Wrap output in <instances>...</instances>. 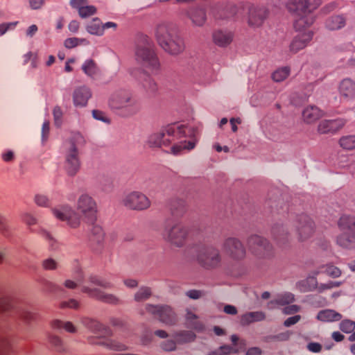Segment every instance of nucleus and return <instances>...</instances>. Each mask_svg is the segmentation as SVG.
I'll return each mask as SVG.
<instances>
[{"label":"nucleus","mask_w":355,"mask_h":355,"mask_svg":"<svg viewBox=\"0 0 355 355\" xmlns=\"http://www.w3.org/2000/svg\"><path fill=\"white\" fill-rule=\"evenodd\" d=\"M187 127L183 125H168L159 132L151 135L148 139L150 147H168L173 144L171 153L177 155L182 150H191L195 146L192 140L187 139Z\"/></svg>","instance_id":"obj_1"},{"label":"nucleus","mask_w":355,"mask_h":355,"mask_svg":"<svg viewBox=\"0 0 355 355\" xmlns=\"http://www.w3.org/2000/svg\"><path fill=\"white\" fill-rule=\"evenodd\" d=\"M155 37L159 45L170 54L178 55L184 49L182 40L166 24H159L157 27Z\"/></svg>","instance_id":"obj_2"},{"label":"nucleus","mask_w":355,"mask_h":355,"mask_svg":"<svg viewBox=\"0 0 355 355\" xmlns=\"http://www.w3.org/2000/svg\"><path fill=\"white\" fill-rule=\"evenodd\" d=\"M111 109L120 111V114L128 116L136 113L139 106L137 101L126 91H117L109 98Z\"/></svg>","instance_id":"obj_3"},{"label":"nucleus","mask_w":355,"mask_h":355,"mask_svg":"<svg viewBox=\"0 0 355 355\" xmlns=\"http://www.w3.org/2000/svg\"><path fill=\"white\" fill-rule=\"evenodd\" d=\"M135 56L136 60L150 71L153 72L159 69V60L148 42L147 37H144L142 44L137 45Z\"/></svg>","instance_id":"obj_4"},{"label":"nucleus","mask_w":355,"mask_h":355,"mask_svg":"<svg viewBox=\"0 0 355 355\" xmlns=\"http://www.w3.org/2000/svg\"><path fill=\"white\" fill-rule=\"evenodd\" d=\"M147 313L158 318L166 325H173L177 322V317L172 309L168 306H155L147 304L146 306Z\"/></svg>","instance_id":"obj_5"},{"label":"nucleus","mask_w":355,"mask_h":355,"mask_svg":"<svg viewBox=\"0 0 355 355\" xmlns=\"http://www.w3.org/2000/svg\"><path fill=\"white\" fill-rule=\"evenodd\" d=\"M77 209L83 214L88 223L94 225L97 217V206L92 197L86 194L82 195L78 200Z\"/></svg>","instance_id":"obj_6"},{"label":"nucleus","mask_w":355,"mask_h":355,"mask_svg":"<svg viewBox=\"0 0 355 355\" xmlns=\"http://www.w3.org/2000/svg\"><path fill=\"white\" fill-rule=\"evenodd\" d=\"M320 5V0H291L287 3L288 9L297 15H311V12Z\"/></svg>","instance_id":"obj_7"},{"label":"nucleus","mask_w":355,"mask_h":355,"mask_svg":"<svg viewBox=\"0 0 355 355\" xmlns=\"http://www.w3.org/2000/svg\"><path fill=\"white\" fill-rule=\"evenodd\" d=\"M123 205L132 209L143 210L150 205L148 198L139 192H132L128 194L123 200Z\"/></svg>","instance_id":"obj_8"},{"label":"nucleus","mask_w":355,"mask_h":355,"mask_svg":"<svg viewBox=\"0 0 355 355\" xmlns=\"http://www.w3.org/2000/svg\"><path fill=\"white\" fill-rule=\"evenodd\" d=\"M53 213L56 218L65 221L71 227L76 228L80 223V217L78 214L67 206H62L60 209H54Z\"/></svg>","instance_id":"obj_9"},{"label":"nucleus","mask_w":355,"mask_h":355,"mask_svg":"<svg viewBox=\"0 0 355 355\" xmlns=\"http://www.w3.org/2000/svg\"><path fill=\"white\" fill-rule=\"evenodd\" d=\"M197 259L199 263L206 268L216 266L220 261L218 251L214 248L201 250L198 255Z\"/></svg>","instance_id":"obj_10"},{"label":"nucleus","mask_w":355,"mask_h":355,"mask_svg":"<svg viewBox=\"0 0 355 355\" xmlns=\"http://www.w3.org/2000/svg\"><path fill=\"white\" fill-rule=\"evenodd\" d=\"M224 252L233 259L239 260L245 257V251L241 243L234 239L229 238L224 243Z\"/></svg>","instance_id":"obj_11"},{"label":"nucleus","mask_w":355,"mask_h":355,"mask_svg":"<svg viewBox=\"0 0 355 355\" xmlns=\"http://www.w3.org/2000/svg\"><path fill=\"white\" fill-rule=\"evenodd\" d=\"M248 245L249 250L257 256H264L270 248L267 241L257 235L250 236Z\"/></svg>","instance_id":"obj_12"},{"label":"nucleus","mask_w":355,"mask_h":355,"mask_svg":"<svg viewBox=\"0 0 355 355\" xmlns=\"http://www.w3.org/2000/svg\"><path fill=\"white\" fill-rule=\"evenodd\" d=\"M345 123L343 119L324 120L319 123L318 131L320 134L334 133L343 128Z\"/></svg>","instance_id":"obj_13"},{"label":"nucleus","mask_w":355,"mask_h":355,"mask_svg":"<svg viewBox=\"0 0 355 355\" xmlns=\"http://www.w3.org/2000/svg\"><path fill=\"white\" fill-rule=\"evenodd\" d=\"M82 291L84 293H88L89 296L96 298L97 300H101L106 303L116 304L120 301L119 299L117 298L116 296L111 294L105 293L104 292L97 288H92L87 286H83Z\"/></svg>","instance_id":"obj_14"},{"label":"nucleus","mask_w":355,"mask_h":355,"mask_svg":"<svg viewBox=\"0 0 355 355\" xmlns=\"http://www.w3.org/2000/svg\"><path fill=\"white\" fill-rule=\"evenodd\" d=\"M188 236V231L182 225H178L171 229L168 234L169 241L177 246H182Z\"/></svg>","instance_id":"obj_15"},{"label":"nucleus","mask_w":355,"mask_h":355,"mask_svg":"<svg viewBox=\"0 0 355 355\" xmlns=\"http://www.w3.org/2000/svg\"><path fill=\"white\" fill-rule=\"evenodd\" d=\"M80 163L78 157L77 150L75 146H73L67 155L65 168L69 175H73L78 171Z\"/></svg>","instance_id":"obj_16"},{"label":"nucleus","mask_w":355,"mask_h":355,"mask_svg":"<svg viewBox=\"0 0 355 355\" xmlns=\"http://www.w3.org/2000/svg\"><path fill=\"white\" fill-rule=\"evenodd\" d=\"M313 33L307 31L304 33H298L291 44V51L297 53L298 51L304 49L311 40Z\"/></svg>","instance_id":"obj_17"},{"label":"nucleus","mask_w":355,"mask_h":355,"mask_svg":"<svg viewBox=\"0 0 355 355\" xmlns=\"http://www.w3.org/2000/svg\"><path fill=\"white\" fill-rule=\"evenodd\" d=\"M314 18L312 15H297L295 19L294 27L299 33H304L309 30V27L313 24Z\"/></svg>","instance_id":"obj_18"},{"label":"nucleus","mask_w":355,"mask_h":355,"mask_svg":"<svg viewBox=\"0 0 355 355\" xmlns=\"http://www.w3.org/2000/svg\"><path fill=\"white\" fill-rule=\"evenodd\" d=\"M131 74L137 79L142 81L143 86L149 91H155L157 85L155 81L145 72L138 69L131 70Z\"/></svg>","instance_id":"obj_19"},{"label":"nucleus","mask_w":355,"mask_h":355,"mask_svg":"<svg viewBox=\"0 0 355 355\" xmlns=\"http://www.w3.org/2000/svg\"><path fill=\"white\" fill-rule=\"evenodd\" d=\"M92 93L89 88L81 87L77 88L73 93V103L76 106H85L91 98Z\"/></svg>","instance_id":"obj_20"},{"label":"nucleus","mask_w":355,"mask_h":355,"mask_svg":"<svg viewBox=\"0 0 355 355\" xmlns=\"http://www.w3.org/2000/svg\"><path fill=\"white\" fill-rule=\"evenodd\" d=\"M248 24L251 26H259L262 24L266 17V12L262 9L249 7Z\"/></svg>","instance_id":"obj_21"},{"label":"nucleus","mask_w":355,"mask_h":355,"mask_svg":"<svg viewBox=\"0 0 355 355\" xmlns=\"http://www.w3.org/2000/svg\"><path fill=\"white\" fill-rule=\"evenodd\" d=\"M339 92L342 97L346 99L355 97V83L351 79H344L340 84Z\"/></svg>","instance_id":"obj_22"},{"label":"nucleus","mask_w":355,"mask_h":355,"mask_svg":"<svg viewBox=\"0 0 355 355\" xmlns=\"http://www.w3.org/2000/svg\"><path fill=\"white\" fill-rule=\"evenodd\" d=\"M338 227L340 231L348 230L355 237V216L343 215L338 221Z\"/></svg>","instance_id":"obj_23"},{"label":"nucleus","mask_w":355,"mask_h":355,"mask_svg":"<svg viewBox=\"0 0 355 355\" xmlns=\"http://www.w3.org/2000/svg\"><path fill=\"white\" fill-rule=\"evenodd\" d=\"M83 323L89 329L96 334H100L101 336L104 337L110 334V330L96 320L85 318Z\"/></svg>","instance_id":"obj_24"},{"label":"nucleus","mask_w":355,"mask_h":355,"mask_svg":"<svg viewBox=\"0 0 355 355\" xmlns=\"http://www.w3.org/2000/svg\"><path fill=\"white\" fill-rule=\"evenodd\" d=\"M342 232L336 236V243L344 248H352L354 244L355 237L348 230L341 231Z\"/></svg>","instance_id":"obj_25"},{"label":"nucleus","mask_w":355,"mask_h":355,"mask_svg":"<svg viewBox=\"0 0 355 355\" xmlns=\"http://www.w3.org/2000/svg\"><path fill=\"white\" fill-rule=\"evenodd\" d=\"M185 320L188 327L192 328L198 331H201L204 329L202 322L199 320L198 315L190 309L187 310Z\"/></svg>","instance_id":"obj_26"},{"label":"nucleus","mask_w":355,"mask_h":355,"mask_svg":"<svg viewBox=\"0 0 355 355\" xmlns=\"http://www.w3.org/2000/svg\"><path fill=\"white\" fill-rule=\"evenodd\" d=\"M317 319L324 322H332L342 319V315L333 309H325L318 312Z\"/></svg>","instance_id":"obj_27"},{"label":"nucleus","mask_w":355,"mask_h":355,"mask_svg":"<svg viewBox=\"0 0 355 355\" xmlns=\"http://www.w3.org/2000/svg\"><path fill=\"white\" fill-rule=\"evenodd\" d=\"M322 114V112L318 107L313 105L307 107L302 112L304 120L309 123L319 119Z\"/></svg>","instance_id":"obj_28"},{"label":"nucleus","mask_w":355,"mask_h":355,"mask_svg":"<svg viewBox=\"0 0 355 355\" xmlns=\"http://www.w3.org/2000/svg\"><path fill=\"white\" fill-rule=\"evenodd\" d=\"M295 300L294 295L291 293H284L278 295L277 298L268 304L269 309H273L276 305L284 306L292 303Z\"/></svg>","instance_id":"obj_29"},{"label":"nucleus","mask_w":355,"mask_h":355,"mask_svg":"<svg viewBox=\"0 0 355 355\" xmlns=\"http://www.w3.org/2000/svg\"><path fill=\"white\" fill-rule=\"evenodd\" d=\"M265 318L264 313L261 311L250 312L241 317L240 322L243 326H245L254 322L262 321Z\"/></svg>","instance_id":"obj_30"},{"label":"nucleus","mask_w":355,"mask_h":355,"mask_svg":"<svg viewBox=\"0 0 355 355\" xmlns=\"http://www.w3.org/2000/svg\"><path fill=\"white\" fill-rule=\"evenodd\" d=\"M214 42L220 46L229 44L232 40V34L230 32L216 31L213 35Z\"/></svg>","instance_id":"obj_31"},{"label":"nucleus","mask_w":355,"mask_h":355,"mask_svg":"<svg viewBox=\"0 0 355 355\" xmlns=\"http://www.w3.org/2000/svg\"><path fill=\"white\" fill-rule=\"evenodd\" d=\"M302 219L304 222V224L302 225L299 230L300 239L301 240H304L309 237L313 232V222L308 218L307 216H302Z\"/></svg>","instance_id":"obj_32"},{"label":"nucleus","mask_w":355,"mask_h":355,"mask_svg":"<svg viewBox=\"0 0 355 355\" xmlns=\"http://www.w3.org/2000/svg\"><path fill=\"white\" fill-rule=\"evenodd\" d=\"M346 19L343 15L329 17L326 21V26L330 30H338L345 26Z\"/></svg>","instance_id":"obj_33"},{"label":"nucleus","mask_w":355,"mask_h":355,"mask_svg":"<svg viewBox=\"0 0 355 355\" xmlns=\"http://www.w3.org/2000/svg\"><path fill=\"white\" fill-rule=\"evenodd\" d=\"M319 273H325L332 278H336L341 275V270L336 266L332 264H327L320 267V270L315 272L317 275Z\"/></svg>","instance_id":"obj_34"},{"label":"nucleus","mask_w":355,"mask_h":355,"mask_svg":"<svg viewBox=\"0 0 355 355\" xmlns=\"http://www.w3.org/2000/svg\"><path fill=\"white\" fill-rule=\"evenodd\" d=\"M196 337V334L192 331H182L175 334V338L177 343L183 344L193 341Z\"/></svg>","instance_id":"obj_35"},{"label":"nucleus","mask_w":355,"mask_h":355,"mask_svg":"<svg viewBox=\"0 0 355 355\" xmlns=\"http://www.w3.org/2000/svg\"><path fill=\"white\" fill-rule=\"evenodd\" d=\"M190 17L193 22L198 25H202L206 19L205 10L202 9H193L190 12Z\"/></svg>","instance_id":"obj_36"},{"label":"nucleus","mask_w":355,"mask_h":355,"mask_svg":"<svg viewBox=\"0 0 355 355\" xmlns=\"http://www.w3.org/2000/svg\"><path fill=\"white\" fill-rule=\"evenodd\" d=\"M87 31L92 35H102L103 28L98 18H94L87 26Z\"/></svg>","instance_id":"obj_37"},{"label":"nucleus","mask_w":355,"mask_h":355,"mask_svg":"<svg viewBox=\"0 0 355 355\" xmlns=\"http://www.w3.org/2000/svg\"><path fill=\"white\" fill-rule=\"evenodd\" d=\"M339 145L345 150H353L355 148V135L343 136L339 139Z\"/></svg>","instance_id":"obj_38"},{"label":"nucleus","mask_w":355,"mask_h":355,"mask_svg":"<svg viewBox=\"0 0 355 355\" xmlns=\"http://www.w3.org/2000/svg\"><path fill=\"white\" fill-rule=\"evenodd\" d=\"M51 326L53 329H64L65 331L70 333H73L76 331V328L71 322H63L61 320H55L52 321Z\"/></svg>","instance_id":"obj_39"},{"label":"nucleus","mask_w":355,"mask_h":355,"mask_svg":"<svg viewBox=\"0 0 355 355\" xmlns=\"http://www.w3.org/2000/svg\"><path fill=\"white\" fill-rule=\"evenodd\" d=\"M82 69L89 76H93L98 71L97 66L92 60H86L83 64Z\"/></svg>","instance_id":"obj_40"},{"label":"nucleus","mask_w":355,"mask_h":355,"mask_svg":"<svg viewBox=\"0 0 355 355\" xmlns=\"http://www.w3.org/2000/svg\"><path fill=\"white\" fill-rule=\"evenodd\" d=\"M290 73V69L288 67H283L276 70L272 73V79L276 82H281L285 80Z\"/></svg>","instance_id":"obj_41"},{"label":"nucleus","mask_w":355,"mask_h":355,"mask_svg":"<svg viewBox=\"0 0 355 355\" xmlns=\"http://www.w3.org/2000/svg\"><path fill=\"white\" fill-rule=\"evenodd\" d=\"M89 42L85 39H80L77 37L67 38L64 41V46L67 49H71L80 44H88Z\"/></svg>","instance_id":"obj_42"},{"label":"nucleus","mask_w":355,"mask_h":355,"mask_svg":"<svg viewBox=\"0 0 355 355\" xmlns=\"http://www.w3.org/2000/svg\"><path fill=\"white\" fill-rule=\"evenodd\" d=\"M151 295V291L150 288L144 287L140 288L135 295V299L137 302H142L146 300Z\"/></svg>","instance_id":"obj_43"},{"label":"nucleus","mask_w":355,"mask_h":355,"mask_svg":"<svg viewBox=\"0 0 355 355\" xmlns=\"http://www.w3.org/2000/svg\"><path fill=\"white\" fill-rule=\"evenodd\" d=\"M340 329L345 333H351L355 329V322L350 320H344L340 323Z\"/></svg>","instance_id":"obj_44"},{"label":"nucleus","mask_w":355,"mask_h":355,"mask_svg":"<svg viewBox=\"0 0 355 355\" xmlns=\"http://www.w3.org/2000/svg\"><path fill=\"white\" fill-rule=\"evenodd\" d=\"M237 353V350L230 346L221 347L218 350L211 352L209 355H232Z\"/></svg>","instance_id":"obj_45"},{"label":"nucleus","mask_w":355,"mask_h":355,"mask_svg":"<svg viewBox=\"0 0 355 355\" xmlns=\"http://www.w3.org/2000/svg\"><path fill=\"white\" fill-rule=\"evenodd\" d=\"M96 12V8L94 6H87L86 4L78 12L79 15L83 17H87L94 15Z\"/></svg>","instance_id":"obj_46"},{"label":"nucleus","mask_w":355,"mask_h":355,"mask_svg":"<svg viewBox=\"0 0 355 355\" xmlns=\"http://www.w3.org/2000/svg\"><path fill=\"white\" fill-rule=\"evenodd\" d=\"M342 284L341 282L330 281L325 284H321L318 286V288L320 292H323L326 290L331 289L333 288H338Z\"/></svg>","instance_id":"obj_47"},{"label":"nucleus","mask_w":355,"mask_h":355,"mask_svg":"<svg viewBox=\"0 0 355 355\" xmlns=\"http://www.w3.org/2000/svg\"><path fill=\"white\" fill-rule=\"evenodd\" d=\"M46 3V0H28V8L31 10H40Z\"/></svg>","instance_id":"obj_48"},{"label":"nucleus","mask_w":355,"mask_h":355,"mask_svg":"<svg viewBox=\"0 0 355 355\" xmlns=\"http://www.w3.org/2000/svg\"><path fill=\"white\" fill-rule=\"evenodd\" d=\"M35 202L37 205L42 207H46L49 205V200L48 198L42 194H37L35 196Z\"/></svg>","instance_id":"obj_49"},{"label":"nucleus","mask_w":355,"mask_h":355,"mask_svg":"<svg viewBox=\"0 0 355 355\" xmlns=\"http://www.w3.org/2000/svg\"><path fill=\"white\" fill-rule=\"evenodd\" d=\"M17 24V21L3 23L0 24V36L5 34L8 30L14 29Z\"/></svg>","instance_id":"obj_50"},{"label":"nucleus","mask_w":355,"mask_h":355,"mask_svg":"<svg viewBox=\"0 0 355 355\" xmlns=\"http://www.w3.org/2000/svg\"><path fill=\"white\" fill-rule=\"evenodd\" d=\"M11 300L9 297L0 298V312L6 311L10 309Z\"/></svg>","instance_id":"obj_51"},{"label":"nucleus","mask_w":355,"mask_h":355,"mask_svg":"<svg viewBox=\"0 0 355 355\" xmlns=\"http://www.w3.org/2000/svg\"><path fill=\"white\" fill-rule=\"evenodd\" d=\"M50 342L55 347V349L58 352H62L64 350L60 338L57 336H51L50 338Z\"/></svg>","instance_id":"obj_52"},{"label":"nucleus","mask_w":355,"mask_h":355,"mask_svg":"<svg viewBox=\"0 0 355 355\" xmlns=\"http://www.w3.org/2000/svg\"><path fill=\"white\" fill-rule=\"evenodd\" d=\"M42 266L46 270H53L56 268L57 263L52 259H47L43 261Z\"/></svg>","instance_id":"obj_53"},{"label":"nucleus","mask_w":355,"mask_h":355,"mask_svg":"<svg viewBox=\"0 0 355 355\" xmlns=\"http://www.w3.org/2000/svg\"><path fill=\"white\" fill-rule=\"evenodd\" d=\"M300 308L297 305H290L283 309V313L286 315L294 314L300 311Z\"/></svg>","instance_id":"obj_54"},{"label":"nucleus","mask_w":355,"mask_h":355,"mask_svg":"<svg viewBox=\"0 0 355 355\" xmlns=\"http://www.w3.org/2000/svg\"><path fill=\"white\" fill-rule=\"evenodd\" d=\"M93 116L98 120L103 121L104 122H109V119L106 116L105 114L103 112L100 110H93Z\"/></svg>","instance_id":"obj_55"},{"label":"nucleus","mask_w":355,"mask_h":355,"mask_svg":"<svg viewBox=\"0 0 355 355\" xmlns=\"http://www.w3.org/2000/svg\"><path fill=\"white\" fill-rule=\"evenodd\" d=\"M300 318L301 316L300 315H296L295 316L290 317L284 321V324L285 327H290L297 323L300 321Z\"/></svg>","instance_id":"obj_56"},{"label":"nucleus","mask_w":355,"mask_h":355,"mask_svg":"<svg viewBox=\"0 0 355 355\" xmlns=\"http://www.w3.org/2000/svg\"><path fill=\"white\" fill-rule=\"evenodd\" d=\"M87 4V0H71L70 5L72 8L77 9L78 11L80 8H83Z\"/></svg>","instance_id":"obj_57"},{"label":"nucleus","mask_w":355,"mask_h":355,"mask_svg":"<svg viewBox=\"0 0 355 355\" xmlns=\"http://www.w3.org/2000/svg\"><path fill=\"white\" fill-rule=\"evenodd\" d=\"M92 231L93 234L96 236V239L98 241H99L100 239H101L103 238V232L101 227H100L97 225H94Z\"/></svg>","instance_id":"obj_58"},{"label":"nucleus","mask_w":355,"mask_h":355,"mask_svg":"<svg viewBox=\"0 0 355 355\" xmlns=\"http://www.w3.org/2000/svg\"><path fill=\"white\" fill-rule=\"evenodd\" d=\"M175 342L173 340H166L162 344V349L165 351H172L175 349Z\"/></svg>","instance_id":"obj_59"},{"label":"nucleus","mask_w":355,"mask_h":355,"mask_svg":"<svg viewBox=\"0 0 355 355\" xmlns=\"http://www.w3.org/2000/svg\"><path fill=\"white\" fill-rule=\"evenodd\" d=\"M307 349L312 352L318 353L322 349V345L318 343H310L307 345Z\"/></svg>","instance_id":"obj_60"},{"label":"nucleus","mask_w":355,"mask_h":355,"mask_svg":"<svg viewBox=\"0 0 355 355\" xmlns=\"http://www.w3.org/2000/svg\"><path fill=\"white\" fill-rule=\"evenodd\" d=\"M91 282L94 285L100 286L103 287V288H107V287H110V286L109 283H107V282H105L104 280H101V279H98L97 277H92V278H91Z\"/></svg>","instance_id":"obj_61"},{"label":"nucleus","mask_w":355,"mask_h":355,"mask_svg":"<svg viewBox=\"0 0 355 355\" xmlns=\"http://www.w3.org/2000/svg\"><path fill=\"white\" fill-rule=\"evenodd\" d=\"M23 221L28 225H32L36 223V219L30 214L23 215Z\"/></svg>","instance_id":"obj_62"},{"label":"nucleus","mask_w":355,"mask_h":355,"mask_svg":"<svg viewBox=\"0 0 355 355\" xmlns=\"http://www.w3.org/2000/svg\"><path fill=\"white\" fill-rule=\"evenodd\" d=\"M1 157L4 162H11L14 159L15 154L12 150H6V152H4L2 154Z\"/></svg>","instance_id":"obj_63"},{"label":"nucleus","mask_w":355,"mask_h":355,"mask_svg":"<svg viewBox=\"0 0 355 355\" xmlns=\"http://www.w3.org/2000/svg\"><path fill=\"white\" fill-rule=\"evenodd\" d=\"M62 113L61 109L59 107H55L53 109V116L55 118V123L56 124H60V120L62 118Z\"/></svg>","instance_id":"obj_64"}]
</instances>
